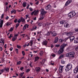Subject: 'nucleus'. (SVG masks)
Listing matches in <instances>:
<instances>
[{
    "label": "nucleus",
    "mask_w": 78,
    "mask_h": 78,
    "mask_svg": "<svg viewBox=\"0 0 78 78\" xmlns=\"http://www.w3.org/2000/svg\"><path fill=\"white\" fill-rule=\"evenodd\" d=\"M67 44L65 43H63L62 44L61 46V48L58 51V55H61V54H62L64 52V48H65V47L67 46Z\"/></svg>",
    "instance_id": "f257e3e1"
},
{
    "label": "nucleus",
    "mask_w": 78,
    "mask_h": 78,
    "mask_svg": "<svg viewBox=\"0 0 78 78\" xmlns=\"http://www.w3.org/2000/svg\"><path fill=\"white\" fill-rule=\"evenodd\" d=\"M47 12H45L44 11V9H42L41 10V17L40 18H39V20H42L44 18V16H45V13Z\"/></svg>",
    "instance_id": "f03ea898"
},
{
    "label": "nucleus",
    "mask_w": 78,
    "mask_h": 78,
    "mask_svg": "<svg viewBox=\"0 0 78 78\" xmlns=\"http://www.w3.org/2000/svg\"><path fill=\"white\" fill-rule=\"evenodd\" d=\"M76 15V13L75 12H70L68 13V16L69 17H74V16Z\"/></svg>",
    "instance_id": "7ed1b4c3"
},
{
    "label": "nucleus",
    "mask_w": 78,
    "mask_h": 78,
    "mask_svg": "<svg viewBox=\"0 0 78 78\" xmlns=\"http://www.w3.org/2000/svg\"><path fill=\"white\" fill-rule=\"evenodd\" d=\"M69 38V37H67L65 39L60 38L59 40V42L60 43H62L63 42H66V41Z\"/></svg>",
    "instance_id": "20e7f679"
},
{
    "label": "nucleus",
    "mask_w": 78,
    "mask_h": 78,
    "mask_svg": "<svg viewBox=\"0 0 78 78\" xmlns=\"http://www.w3.org/2000/svg\"><path fill=\"white\" fill-rule=\"evenodd\" d=\"M9 68L0 69V71H1L2 73H3L4 71H6V72H9Z\"/></svg>",
    "instance_id": "39448f33"
},
{
    "label": "nucleus",
    "mask_w": 78,
    "mask_h": 78,
    "mask_svg": "<svg viewBox=\"0 0 78 78\" xmlns=\"http://www.w3.org/2000/svg\"><path fill=\"white\" fill-rule=\"evenodd\" d=\"M63 67H64V66H59V71L60 73H62V72H63Z\"/></svg>",
    "instance_id": "423d86ee"
},
{
    "label": "nucleus",
    "mask_w": 78,
    "mask_h": 78,
    "mask_svg": "<svg viewBox=\"0 0 78 78\" xmlns=\"http://www.w3.org/2000/svg\"><path fill=\"white\" fill-rule=\"evenodd\" d=\"M70 56L71 58H74L75 56L74 55H75V53L74 52H70Z\"/></svg>",
    "instance_id": "0eeeda50"
},
{
    "label": "nucleus",
    "mask_w": 78,
    "mask_h": 78,
    "mask_svg": "<svg viewBox=\"0 0 78 78\" xmlns=\"http://www.w3.org/2000/svg\"><path fill=\"white\" fill-rule=\"evenodd\" d=\"M64 27L65 28H69L70 27V25L67 23V22H66L64 23Z\"/></svg>",
    "instance_id": "6e6552de"
},
{
    "label": "nucleus",
    "mask_w": 78,
    "mask_h": 78,
    "mask_svg": "<svg viewBox=\"0 0 78 78\" xmlns=\"http://www.w3.org/2000/svg\"><path fill=\"white\" fill-rule=\"evenodd\" d=\"M69 38L70 39V42H72V41H73V40H74V39H75V37L74 36H72V37H69Z\"/></svg>",
    "instance_id": "1a4fd4ad"
},
{
    "label": "nucleus",
    "mask_w": 78,
    "mask_h": 78,
    "mask_svg": "<svg viewBox=\"0 0 78 78\" xmlns=\"http://www.w3.org/2000/svg\"><path fill=\"white\" fill-rule=\"evenodd\" d=\"M51 8V5L50 4H49L48 5H47L46 6V9H50Z\"/></svg>",
    "instance_id": "9d476101"
},
{
    "label": "nucleus",
    "mask_w": 78,
    "mask_h": 78,
    "mask_svg": "<svg viewBox=\"0 0 78 78\" xmlns=\"http://www.w3.org/2000/svg\"><path fill=\"white\" fill-rule=\"evenodd\" d=\"M72 2V0H68L66 3L65 5L67 6L69 5V4H70L71 2Z\"/></svg>",
    "instance_id": "9b49d317"
},
{
    "label": "nucleus",
    "mask_w": 78,
    "mask_h": 78,
    "mask_svg": "<svg viewBox=\"0 0 78 78\" xmlns=\"http://www.w3.org/2000/svg\"><path fill=\"white\" fill-rule=\"evenodd\" d=\"M3 24V20H0V28H2Z\"/></svg>",
    "instance_id": "f8f14e48"
},
{
    "label": "nucleus",
    "mask_w": 78,
    "mask_h": 78,
    "mask_svg": "<svg viewBox=\"0 0 78 78\" xmlns=\"http://www.w3.org/2000/svg\"><path fill=\"white\" fill-rule=\"evenodd\" d=\"M74 72L75 73H76L78 72V66L76 67L74 69Z\"/></svg>",
    "instance_id": "ddd939ff"
},
{
    "label": "nucleus",
    "mask_w": 78,
    "mask_h": 78,
    "mask_svg": "<svg viewBox=\"0 0 78 78\" xmlns=\"http://www.w3.org/2000/svg\"><path fill=\"white\" fill-rule=\"evenodd\" d=\"M48 43V41L45 40L43 41L42 44L43 45H44L46 46V45H47Z\"/></svg>",
    "instance_id": "4468645a"
},
{
    "label": "nucleus",
    "mask_w": 78,
    "mask_h": 78,
    "mask_svg": "<svg viewBox=\"0 0 78 78\" xmlns=\"http://www.w3.org/2000/svg\"><path fill=\"white\" fill-rule=\"evenodd\" d=\"M73 33L72 32H70L67 33V35L69 36L73 35Z\"/></svg>",
    "instance_id": "2eb2a0df"
},
{
    "label": "nucleus",
    "mask_w": 78,
    "mask_h": 78,
    "mask_svg": "<svg viewBox=\"0 0 78 78\" xmlns=\"http://www.w3.org/2000/svg\"><path fill=\"white\" fill-rule=\"evenodd\" d=\"M58 40H59V38L58 37H55V40L54 41V43L55 44L57 43V42H58Z\"/></svg>",
    "instance_id": "dca6fc26"
},
{
    "label": "nucleus",
    "mask_w": 78,
    "mask_h": 78,
    "mask_svg": "<svg viewBox=\"0 0 78 78\" xmlns=\"http://www.w3.org/2000/svg\"><path fill=\"white\" fill-rule=\"evenodd\" d=\"M51 36L53 37L55 36L56 35V33L55 32L53 31L51 33Z\"/></svg>",
    "instance_id": "f3484780"
},
{
    "label": "nucleus",
    "mask_w": 78,
    "mask_h": 78,
    "mask_svg": "<svg viewBox=\"0 0 78 78\" xmlns=\"http://www.w3.org/2000/svg\"><path fill=\"white\" fill-rule=\"evenodd\" d=\"M66 66H67L68 68H69V69H71V68H72V65L70 64H69L67 65Z\"/></svg>",
    "instance_id": "a211bd4d"
},
{
    "label": "nucleus",
    "mask_w": 78,
    "mask_h": 78,
    "mask_svg": "<svg viewBox=\"0 0 78 78\" xmlns=\"http://www.w3.org/2000/svg\"><path fill=\"white\" fill-rule=\"evenodd\" d=\"M74 43L75 44H77V43H78V37L75 39L74 40Z\"/></svg>",
    "instance_id": "6ab92c4d"
},
{
    "label": "nucleus",
    "mask_w": 78,
    "mask_h": 78,
    "mask_svg": "<svg viewBox=\"0 0 78 78\" xmlns=\"http://www.w3.org/2000/svg\"><path fill=\"white\" fill-rule=\"evenodd\" d=\"M66 23V21L63 20L60 21V24H63Z\"/></svg>",
    "instance_id": "aec40b11"
},
{
    "label": "nucleus",
    "mask_w": 78,
    "mask_h": 78,
    "mask_svg": "<svg viewBox=\"0 0 78 78\" xmlns=\"http://www.w3.org/2000/svg\"><path fill=\"white\" fill-rule=\"evenodd\" d=\"M21 20L23 23H25V19H24V18H23V17H21Z\"/></svg>",
    "instance_id": "412c9836"
},
{
    "label": "nucleus",
    "mask_w": 78,
    "mask_h": 78,
    "mask_svg": "<svg viewBox=\"0 0 78 78\" xmlns=\"http://www.w3.org/2000/svg\"><path fill=\"white\" fill-rule=\"evenodd\" d=\"M66 57H70V52L67 53L66 55Z\"/></svg>",
    "instance_id": "4be33fe9"
},
{
    "label": "nucleus",
    "mask_w": 78,
    "mask_h": 78,
    "mask_svg": "<svg viewBox=\"0 0 78 78\" xmlns=\"http://www.w3.org/2000/svg\"><path fill=\"white\" fill-rule=\"evenodd\" d=\"M45 61H46V60L43 59V60L42 62H40V63H41V64H44V63L45 62Z\"/></svg>",
    "instance_id": "5701e85b"
},
{
    "label": "nucleus",
    "mask_w": 78,
    "mask_h": 78,
    "mask_svg": "<svg viewBox=\"0 0 78 78\" xmlns=\"http://www.w3.org/2000/svg\"><path fill=\"white\" fill-rule=\"evenodd\" d=\"M69 70L70 69H69V68H68L67 66H66V68L65 69V70L66 71V72H68Z\"/></svg>",
    "instance_id": "b1692460"
},
{
    "label": "nucleus",
    "mask_w": 78,
    "mask_h": 78,
    "mask_svg": "<svg viewBox=\"0 0 78 78\" xmlns=\"http://www.w3.org/2000/svg\"><path fill=\"white\" fill-rule=\"evenodd\" d=\"M27 24H25L23 27V30H25L27 28Z\"/></svg>",
    "instance_id": "393cba45"
},
{
    "label": "nucleus",
    "mask_w": 78,
    "mask_h": 78,
    "mask_svg": "<svg viewBox=\"0 0 78 78\" xmlns=\"http://www.w3.org/2000/svg\"><path fill=\"white\" fill-rule=\"evenodd\" d=\"M11 14H12L13 12H14V14H16V11L15 9L12 10L11 11Z\"/></svg>",
    "instance_id": "a878e982"
},
{
    "label": "nucleus",
    "mask_w": 78,
    "mask_h": 78,
    "mask_svg": "<svg viewBox=\"0 0 78 78\" xmlns=\"http://www.w3.org/2000/svg\"><path fill=\"white\" fill-rule=\"evenodd\" d=\"M17 39V37H13L12 38V41H15V40Z\"/></svg>",
    "instance_id": "bb28decb"
},
{
    "label": "nucleus",
    "mask_w": 78,
    "mask_h": 78,
    "mask_svg": "<svg viewBox=\"0 0 78 78\" xmlns=\"http://www.w3.org/2000/svg\"><path fill=\"white\" fill-rule=\"evenodd\" d=\"M23 6L24 8H25V6H26V5H27V3L26 2H23Z\"/></svg>",
    "instance_id": "cd10ccee"
},
{
    "label": "nucleus",
    "mask_w": 78,
    "mask_h": 78,
    "mask_svg": "<svg viewBox=\"0 0 78 78\" xmlns=\"http://www.w3.org/2000/svg\"><path fill=\"white\" fill-rule=\"evenodd\" d=\"M13 30H14V27H11L10 28V30H9V32L12 31H13Z\"/></svg>",
    "instance_id": "c85d7f7f"
},
{
    "label": "nucleus",
    "mask_w": 78,
    "mask_h": 78,
    "mask_svg": "<svg viewBox=\"0 0 78 78\" xmlns=\"http://www.w3.org/2000/svg\"><path fill=\"white\" fill-rule=\"evenodd\" d=\"M39 59V58L38 57H35V62H36V61H37L38 59Z\"/></svg>",
    "instance_id": "c756f323"
},
{
    "label": "nucleus",
    "mask_w": 78,
    "mask_h": 78,
    "mask_svg": "<svg viewBox=\"0 0 78 78\" xmlns=\"http://www.w3.org/2000/svg\"><path fill=\"white\" fill-rule=\"evenodd\" d=\"M50 25V24L48 23H47L44 24V25L45 26H46V27H47L48 26V25Z\"/></svg>",
    "instance_id": "7c9ffc66"
},
{
    "label": "nucleus",
    "mask_w": 78,
    "mask_h": 78,
    "mask_svg": "<svg viewBox=\"0 0 78 78\" xmlns=\"http://www.w3.org/2000/svg\"><path fill=\"white\" fill-rule=\"evenodd\" d=\"M39 12V11L38 10H37L34 13V16H36L37 14Z\"/></svg>",
    "instance_id": "2f4dec72"
},
{
    "label": "nucleus",
    "mask_w": 78,
    "mask_h": 78,
    "mask_svg": "<svg viewBox=\"0 0 78 78\" xmlns=\"http://www.w3.org/2000/svg\"><path fill=\"white\" fill-rule=\"evenodd\" d=\"M41 70V68H37L36 69V72H39Z\"/></svg>",
    "instance_id": "473e14b6"
},
{
    "label": "nucleus",
    "mask_w": 78,
    "mask_h": 78,
    "mask_svg": "<svg viewBox=\"0 0 78 78\" xmlns=\"http://www.w3.org/2000/svg\"><path fill=\"white\" fill-rule=\"evenodd\" d=\"M62 57H64V55L62 54L60 56L59 58V59H61V58H62Z\"/></svg>",
    "instance_id": "72a5a7b5"
},
{
    "label": "nucleus",
    "mask_w": 78,
    "mask_h": 78,
    "mask_svg": "<svg viewBox=\"0 0 78 78\" xmlns=\"http://www.w3.org/2000/svg\"><path fill=\"white\" fill-rule=\"evenodd\" d=\"M42 25V24L41 23H38V26H39V27H41Z\"/></svg>",
    "instance_id": "f704fd0d"
},
{
    "label": "nucleus",
    "mask_w": 78,
    "mask_h": 78,
    "mask_svg": "<svg viewBox=\"0 0 78 78\" xmlns=\"http://www.w3.org/2000/svg\"><path fill=\"white\" fill-rule=\"evenodd\" d=\"M45 35L46 36H50V32H48L46 34H45Z\"/></svg>",
    "instance_id": "c9c22d12"
},
{
    "label": "nucleus",
    "mask_w": 78,
    "mask_h": 78,
    "mask_svg": "<svg viewBox=\"0 0 78 78\" xmlns=\"http://www.w3.org/2000/svg\"><path fill=\"white\" fill-rule=\"evenodd\" d=\"M61 63L62 64H65V62L63 60H61Z\"/></svg>",
    "instance_id": "e433bc0d"
},
{
    "label": "nucleus",
    "mask_w": 78,
    "mask_h": 78,
    "mask_svg": "<svg viewBox=\"0 0 78 78\" xmlns=\"http://www.w3.org/2000/svg\"><path fill=\"white\" fill-rule=\"evenodd\" d=\"M20 64H21V61H19L18 62H17V65H20Z\"/></svg>",
    "instance_id": "4c0bfd02"
},
{
    "label": "nucleus",
    "mask_w": 78,
    "mask_h": 78,
    "mask_svg": "<svg viewBox=\"0 0 78 78\" xmlns=\"http://www.w3.org/2000/svg\"><path fill=\"white\" fill-rule=\"evenodd\" d=\"M9 9V8H8V7H6V9H5V11H8Z\"/></svg>",
    "instance_id": "58836bf2"
},
{
    "label": "nucleus",
    "mask_w": 78,
    "mask_h": 78,
    "mask_svg": "<svg viewBox=\"0 0 78 78\" xmlns=\"http://www.w3.org/2000/svg\"><path fill=\"white\" fill-rule=\"evenodd\" d=\"M12 34H10V36L9 37V39H11V37H12Z\"/></svg>",
    "instance_id": "ea45409f"
},
{
    "label": "nucleus",
    "mask_w": 78,
    "mask_h": 78,
    "mask_svg": "<svg viewBox=\"0 0 78 78\" xmlns=\"http://www.w3.org/2000/svg\"><path fill=\"white\" fill-rule=\"evenodd\" d=\"M43 54V52L41 51L40 53V55L41 56H42V54Z\"/></svg>",
    "instance_id": "a19ab883"
},
{
    "label": "nucleus",
    "mask_w": 78,
    "mask_h": 78,
    "mask_svg": "<svg viewBox=\"0 0 78 78\" xmlns=\"http://www.w3.org/2000/svg\"><path fill=\"white\" fill-rule=\"evenodd\" d=\"M17 47L18 48H20V49L21 48V46H19V45H17Z\"/></svg>",
    "instance_id": "79ce46f5"
},
{
    "label": "nucleus",
    "mask_w": 78,
    "mask_h": 78,
    "mask_svg": "<svg viewBox=\"0 0 78 78\" xmlns=\"http://www.w3.org/2000/svg\"><path fill=\"white\" fill-rule=\"evenodd\" d=\"M19 23H18L17 24L16 26V28H17V27H19Z\"/></svg>",
    "instance_id": "37998d69"
},
{
    "label": "nucleus",
    "mask_w": 78,
    "mask_h": 78,
    "mask_svg": "<svg viewBox=\"0 0 78 78\" xmlns=\"http://www.w3.org/2000/svg\"><path fill=\"white\" fill-rule=\"evenodd\" d=\"M30 71V69H28L26 70V72H27V73H28V72H29Z\"/></svg>",
    "instance_id": "c03bdc74"
},
{
    "label": "nucleus",
    "mask_w": 78,
    "mask_h": 78,
    "mask_svg": "<svg viewBox=\"0 0 78 78\" xmlns=\"http://www.w3.org/2000/svg\"><path fill=\"white\" fill-rule=\"evenodd\" d=\"M17 20H17V19H15V20H14V22H15V23H17Z\"/></svg>",
    "instance_id": "a18cd8bd"
},
{
    "label": "nucleus",
    "mask_w": 78,
    "mask_h": 78,
    "mask_svg": "<svg viewBox=\"0 0 78 78\" xmlns=\"http://www.w3.org/2000/svg\"><path fill=\"white\" fill-rule=\"evenodd\" d=\"M51 56H52V57H55L56 55H55V54H52V55H51Z\"/></svg>",
    "instance_id": "49530a36"
},
{
    "label": "nucleus",
    "mask_w": 78,
    "mask_h": 78,
    "mask_svg": "<svg viewBox=\"0 0 78 78\" xmlns=\"http://www.w3.org/2000/svg\"><path fill=\"white\" fill-rule=\"evenodd\" d=\"M17 22H18V23H20V22H21V19H19L18 20Z\"/></svg>",
    "instance_id": "de8ad7c7"
},
{
    "label": "nucleus",
    "mask_w": 78,
    "mask_h": 78,
    "mask_svg": "<svg viewBox=\"0 0 78 78\" xmlns=\"http://www.w3.org/2000/svg\"><path fill=\"white\" fill-rule=\"evenodd\" d=\"M30 44H33V40H31L30 42Z\"/></svg>",
    "instance_id": "09e8293b"
},
{
    "label": "nucleus",
    "mask_w": 78,
    "mask_h": 78,
    "mask_svg": "<svg viewBox=\"0 0 78 78\" xmlns=\"http://www.w3.org/2000/svg\"><path fill=\"white\" fill-rule=\"evenodd\" d=\"M22 54H23V56H24L25 55V52H24V51H22Z\"/></svg>",
    "instance_id": "8fccbe9b"
},
{
    "label": "nucleus",
    "mask_w": 78,
    "mask_h": 78,
    "mask_svg": "<svg viewBox=\"0 0 78 78\" xmlns=\"http://www.w3.org/2000/svg\"><path fill=\"white\" fill-rule=\"evenodd\" d=\"M60 46V45L59 44H57L55 45V47H59Z\"/></svg>",
    "instance_id": "3c124183"
},
{
    "label": "nucleus",
    "mask_w": 78,
    "mask_h": 78,
    "mask_svg": "<svg viewBox=\"0 0 78 78\" xmlns=\"http://www.w3.org/2000/svg\"><path fill=\"white\" fill-rule=\"evenodd\" d=\"M11 24L10 23H7V24H6V25L7 26H9V25H10Z\"/></svg>",
    "instance_id": "603ef678"
},
{
    "label": "nucleus",
    "mask_w": 78,
    "mask_h": 78,
    "mask_svg": "<svg viewBox=\"0 0 78 78\" xmlns=\"http://www.w3.org/2000/svg\"><path fill=\"white\" fill-rule=\"evenodd\" d=\"M19 49H16V52L17 53H18V51Z\"/></svg>",
    "instance_id": "864d4df0"
},
{
    "label": "nucleus",
    "mask_w": 78,
    "mask_h": 78,
    "mask_svg": "<svg viewBox=\"0 0 78 78\" xmlns=\"http://www.w3.org/2000/svg\"><path fill=\"white\" fill-rule=\"evenodd\" d=\"M25 34H23L20 35V36H23V37H25Z\"/></svg>",
    "instance_id": "5fc2aeb1"
},
{
    "label": "nucleus",
    "mask_w": 78,
    "mask_h": 78,
    "mask_svg": "<svg viewBox=\"0 0 78 78\" xmlns=\"http://www.w3.org/2000/svg\"><path fill=\"white\" fill-rule=\"evenodd\" d=\"M29 9L31 11H33V9L31 7L29 8Z\"/></svg>",
    "instance_id": "6e6d98bb"
},
{
    "label": "nucleus",
    "mask_w": 78,
    "mask_h": 78,
    "mask_svg": "<svg viewBox=\"0 0 78 78\" xmlns=\"http://www.w3.org/2000/svg\"><path fill=\"white\" fill-rule=\"evenodd\" d=\"M75 31H78V29L77 28H75Z\"/></svg>",
    "instance_id": "4d7b16f0"
},
{
    "label": "nucleus",
    "mask_w": 78,
    "mask_h": 78,
    "mask_svg": "<svg viewBox=\"0 0 78 78\" xmlns=\"http://www.w3.org/2000/svg\"><path fill=\"white\" fill-rule=\"evenodd\" d=\"M24 74V72H23L21 73V76H23V74Z\"/></svg>",
    "instance_id": "13d9d810"
},
{
    "label": "nucleus",
    "mask_w": 78,
    "mask_h": 78,
    "mask_svg": "<svg viewBox=\"0 0 78 78\" xmlns=\"http://www.w3.org/2000/svg\"><path fill=\"white\" fill-rule=\"evenodd\" d=\"M35 12V11H34V12H33L31 13V15H32V16H33V14H34V12Z\"/></svg>",
    "instance_id": "bf43d9fd"
},
{
    "label": "nucleus",
    "mask_w": 78,
    "mask_h": 78,
    "mask_svg": "<svg viewBox=\"0 0 78 78\" xmlns=\"http://www.w3.org/2000/svg\"><path fill=\"white\" fill-rule=\"evenodd\" d=\"M35 4L36 5H38L39 4V1H37L36 3Z\"/></svg>",
    "instance_id": "052dcab7"
},
{
    "label": "nucleus",
    "mask_w": 78,
    "mask_h": 78,
    "mask_svg": "<svg viewBox=\"0 0 78 78\" xmlns=\"http://www.w3.org/2000/svg\"><path fill=\"white\" fill-rule=\"evenodd\" d=\"M12 49H13V48H11L9 49V50H10V51H12Z\"/></svg>",
    "instance_id": "680f3d73"
},
{
    "label": "nucleus",
    "mask_w": 78,
    "mask_h": 78,
    "mask_svg": "<svg viewBox=\"0 0 78 78\" xmlns=\"http://www.w3.org/2000/svg\"><path fill=\"white\" fill-rule=\"evenodd\" d=\"M4 16V14H2L1 16V19L3 18V16Z\"/></svg>",
    "instance_id": "e2e57ef3"
},
{
    "label": "nucleus",
    "mask_w": 78,
    "mask_h": 78,
    "mask_svg": "<svg viewBox=\"0 0 78 78\" xmlns=\"http://www.w3.org/2000/svg\"><path fill=\"white\" fill-rule=\"evenodd\" d=\"M78 46L76 48H75V50L76 51H77V50H78Z\"/></svg>",
    "instance_id": "0e129e2a"
},
{
    "label": "nucleus",
    "mask_w": 78,
    "mask_h": 78,
    "mask_svg": "<svg viewBox=\"0 0 78 78\" xmlns=\"http://www.w3.org/2000/svg\"><path fill=\"white\" fill-rule=\"evenodd\" d=\"M20 69L21 70H23V67H22L20 68Z\"/></svg>",
    "instance_id": "69168bd1"
},
{
    "label": "nucleus",
    "mask_w": 78,
    "mask_h": 78,
    "mask_svg": "<svg viewBox=\"0 0 78 78\" xmlns=\"http://www.w3.org/2000/svg\"><path fill=\"white\" fill-rule=\"evenodd\" d=\"M18 34H16L14 35V37H17V36H18Z\"/></svg>",
    "instance_id": "338daca9"
},
{
    "label": "nucleus",
    "mask_w": 78,
    "mask_h": 78,
    "mask_svg": "<svg viewBox=\"0 0 78 78\" xmlns=\"http://www.w3.org/2000/svg\"><path fill=\"white\" fill-rule=\"evenodd\" d=\"M4 47L5 48H6V44H5V45H4Z\"/></svg>",
    "instance_id": "774afa93"
}]
</instances>
